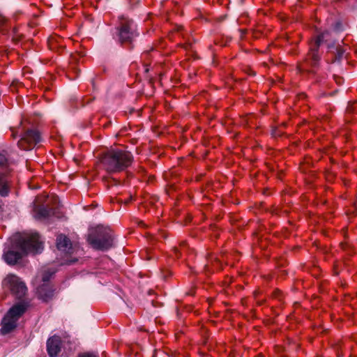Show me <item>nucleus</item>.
I'll list each match as a JSON object with an SVG mask.
<instances>
[{"mask_svg": "<svg viewBox=\"0 0 357 357\" xmlns=\"http://www.w3.org/2000/svg\"><path fill=\"white\" fill-rule=\"evenodd\" d=\"M43 250V242L36 232L17 234L10 239L3 258L10 265L15 264L25 254H38Z\"/></svg>", "mask_w": 357, "mask_h": 357, "instance_id": "obj_1", "label": "nucleus"}, {"mask_svg": "<svg viewBox=\"0 0 357 357\" xmlns=\"http://www.w3.org/2000/svg\"><path fill=\"white\" fill-rule=\"evenodd\" d=\"M132 154L126 150L113 149L107 151L100 158L102 168L108 173L123 171L132 162Z\"/></svg>", "mask_w": 357, "mask_h": 357, "instance_id": "obj_2", "label": "nucleus"}, {"mask_svg": "<svg viewBox=\"0 0 357 357\" xmlns=\"http://www.w3.org/2000/svg\"><path fill=\"white\" fill-rule=\"evenodd\" d=\"M88 241L96 250H108L113 245L112 231L109 228L102 226L91 228L89 232Z\"/></svg>", "mask_w": 357, "mask_h": 357, "instance_id": "obj_3", "label": "nucleus"}, {"mask_svg": "<svg viewBox=\"0 0 357 357\" xmlns=\"http://www.w3.org/2000/svg\"><path fill=\"white\" fill-rule=\"evenodd\" d=\"M26 306L24 303L13 305L1 321V332L6 334L12 331L17 326V321L25 312Z\"/></svg>", "mask_w": 357, "mask_h": 357, "instance_id": "obj_4", "label": "nucleus"}, {"mask_svg": "<svg viewBox=\"0 0 357 357\" xmlns=\"http://www.w3.org/2000/svg\"><path fill=\"white\" fill-rule=\"evenodd\" d=\"M116 29V36L121 43H130L138 36L136 25L132 20L122 17Z\"/></svg>", "mask_w": 357, "mask_h": 357, "instance_id": "obj_5", "label": "nucleus"}, {"mask_svg": "<svg viewBox=\"0 0 357 357\" xmlns=\"http://www.w3.org/2000/svg\"><path fill=\"white\" fill-rule=\"evenodd\" d=\"M330 33L328 31H325L318 35L315 40L310 44V52L307 54V62L313 66H315L319 61V55L318 54V49L321 44L326 43Z\"/></svg>", "mask_w": 357, "mask_h": 357, "instance_id": "obj_6", "label": "nucleus"}, {"mask_svg": "<svg viewBox=\"0 0 357 357\" xmlns=\"http://www.w3.org/2000/svg\"><path fill=\"white\" fill-rule=\"evenodd\" d=\"M3 284L8 286L13 294L18 298H22L26 294L25 284L15 275H8L3 280Z\"/></svg>", "mask_w": 357, "mask_h": 357, "instance_id": "obj_7", "label": "nucleus"}, {"mask_svg": "<svg viewBox=\"0 0 357 357\" xmlns=\"http://www.w3.org/2000/svg\"><path fill=\"white\" fill-rule=\"evenodd\" d=\"M40 140V133L37 130H29L24 133L17 144L20 149L29 150L33 149Z\"/></svg>", "mask_w": 357, "mask_h": 357, "instance_id": "obj_8", "label": "nucleus"}, {"mask_svg": "<svg viewBox=\"0 0 357 357\" xmlns=\"http://www.w3.org/2000/svg\"><path fill=\"white\" fill-rule=\"evenodd\" d=\"M40 197H37L33 202V215L36 219L45 220L48 218L53 214L52 210H49L43 206H40L42 202Z\"/></svg>", "mask_w": 357, "mask_h": 357, "instance_id": "obj_9", "label": "nucleus"}, {"mask_svg": "<svg viewBox=\"0 0 357 357\" xmlns=\"http://www.w3.org/2000/svg\"><path fill=\"white\" fill-rule=\"evenodd\" d=\"M61 348V340L59 336L54 335L47 342V349L50 357H56Z\"/></svg>", "mask_w": 357, "mask_h": 357, "instance_id": "obj_10", "label": "nucleus"}, {"mask_svg": "<svg viewBox=\"0 0 357 357\" xmlns=\"http://www.w3.org/2000/svg\"><path fill=\"white\" fill-rule=\"evenodd\" d=\"M57 249L65 254L71 255L73 253V248L70 240L64 235L60 234L56 238Z\"/></svg>", "mask_w": 357, "mask_h": 357, "instance_id": "obj_11", "label": "nucleus"}, {"mask_svg": "<svg viewBox=\"0 0 357 357\" xmlns=\"http://www.w3.org/2000/svg\"><path fill=\"white\" fill-rule=\"evenodd\" d=\"M8 170L0 172V195L3 197L7 196L9 192L10 185L8 178Z\"/></svg>", "mask_w": 357, "mask_h": 357, "instance_id": "obj_12", "label": "nucleus"}, {"mask_svg": "<svg viewBox=\"0 0 357 357\" xmlns=\"http://www.w3.org/2000/svg\"><path fill=\"white\" fill-rule=\"evenodd\" d=\"M39 297L44 301H47L54 296V290L47 284H44L37 289Z\"/></svg>", "mask_w": 357, "mask_h": 357, "instance_id": "obj_13", "label": "nucleus"}, {"mask_svg": "<svg viewBox=\"0 0 357 357\" xmlns=\"http://www.w3.org/2000/svg\"><path fill=\"white\" fill-rule=\"evenodd\" d=\"M345 52V50L340 46L337 47L336 48V55H335V60L336 61H340L342 58L343 57V55Z\"/></svg>", "mask_w": 357, "mask_h": 357, "instance_id": "obj_14", "label": "nucleus"}, {"mask_svg": "<svg viewBox=\"0 0 357 357\" xmlns=\"http://www.w3.org/2000/svg\"><path fill=\"white\" fill-rule=\"evenodd\" d=\"M6 18L0 14V31L4 33L6 31Z\"/></svg>", "mask_w": 357, "mask_h": 357, "instance_id": "obj_15", "label": "nucleus"}, {"mask_svg": "<svg viewBox=\"0 0 357 357\" xmlns=\"http://www.w3.org/2000/svg\"><path fill=\"white\" fill-rule=\"evenodd\" d=\"M8 164V160L6 157L0 153V167H6Z\"/></svg>", "mask_w": 357, "mask_h": 357, "instance_id": "obj_16", "label": "nucleus"}, {"mask_svg": "<svg viewBox=\"0 0 357 357\" xmlns=\"http://www.w3.org/2000/svg\"><path fill=\"white\" fill-rule=\"evenodd\" d=\"M78 357H98V356L91 353H84L79 354Z\"/></svg>", "mask_w": 357, "mask_h": 357, "instance_id": "obj_17", "label": "nucleus"}, {"mask_svg": "<svg viewBox=\"0 0 357 357\" xmlns=\"http://www.w3.org/2000/svg\"><path fill=\"white\" fill-rule=\"evenodd\" d=\"M56 38L55 37H52L50 38L49 40H48V43H49V45L50 46V48H53V44L54 43V41H56Z\"/></svg>", "mask_w": 357, "mask_h": 357, "instance_id": "obj_18", "label": "nucleus"}, {"mask_svg": "<svg viewBox=\"0 0 357 357\" xmlns=\"http://www.w3.org/2000/svg\"><path fill=\"white\" fill-rule=\"evenodd\" d=\"M49 278H50V276L45 275L43 277V282H47V281H48V280H49Z\"/></svg>", "mask_w": 357, "mask_h": 357, "instance_id": "obj_19", "label": "nucleus"}, {"mask_svg": "<svg viewBox=\"0 0 357 357\" xmlns=\"http://www.w3.org/2000/svg\"><path fill=\"white\" fill-rule=\"evenodd\" d=\"M335 47L334 43H328V49H331V48H333V47Z\"/></svg>", "mask_w": 357, "mask_h": 357, "instance_id": "obj_20", "label": "nucleus"}, {"mask_svg": "<svg viewBox=\"0 0 357 357\" xmlns=\"http://www.w3.org/2000/svg\"><path fill=\"white\" fill-rule=\"evenodd\" d=\"M75 260H71L69 261V263H72V262H75Z\"/></svg>", "mask_w": 357, "mask_h": 357, "instance_id": "obj_21", "label": "nucleus"}]
</instances>
